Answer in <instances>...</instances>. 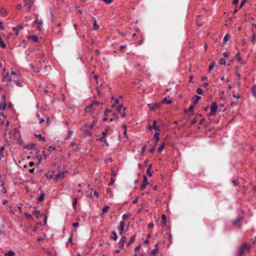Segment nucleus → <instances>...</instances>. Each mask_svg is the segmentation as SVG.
<instances>
[{
  "label": "nucleus",
  "instance_id": "nucleus-1",
  "mask_svg": "<svg viewBox=\"0 0 256 256\" xmlns=\"http://www.w3.org/2000/svg\"><path fill=\"white\" fill-rule=\"evenodd\" d=\"M218 109V106L216 102H214L210 106V111L209 114V115L210 116H214L216 114V112Z\"/></svg>",
  "mask_w": 256,
  "mask_h": 256
},
{
  "label": "nucleus",
  "instance_id": "nucleus-2",
  "mask_svg": "<svg viewBox=\"0 0 256 256\" xmlns=\"http://www.w3.org/2000/svg\"><path fill=\"white\" fill-rule=\"evenodd\" d=\"M65 172L60 171L58 174L54 175V179L56 180H62L64 178Z\"/></svg>",
  "mask_w": 256,
  "mask_h": 256
},
{
  "label": "nucleus",
  "instance_id": "nucleus-3",
  "mask_svg": "<svg viewBox=\"0 0 256 256\" xmlns=\"http://www.w3.org/2000/svg\"><path fill=\"white\" fill-rule=\"evenodd\" d=\"M38 15H36V19L35 20L34 22L36 24L37 26V27H38V30H39V31H40L41 30V26L42 24V20H39L38 19Z\"/></svg>",
  "mask_w": 256,
  "mask_h": 256
},
{
  "label": "nucleus",
  "instance_id": "nucleus-4",
  "mask_svg": "<svg viewBox=\"0 0 256 256\" xmlns=\"http://www.w3.org/2000/svg\"><path fill=\"white\" fill-rule=\"evenodd\" d=\"M4 80L8 81V82H12L14 81H16V78H12V76L11 74H6V76L4 77Z\"/></svg>",
  "mask_w": 256,
  "mask_h": 256
},
{
  "label": "nucleus",
  "instance_id": "nucleus-5",
  "mask_svg": "<svg viewBox=\"0 0 256 256\" xmlns=\"http://www.w3.org/2000/svg\"><path fill=\"white\" fill-rule=\"evenodd\" d=\"M23 2L25 4L24 6H28V10H30L33 5L34 2L32 0H23Z\"/></svg>",
  "mask_w": 256,
  "mask_h": 256
},
{
  "label": "nucleus",
  "instance_id": "nucleus-6",
  "mask_svg": "<svg viewBox=\"0 0 256 256\" xmlns=\"http://www.w3.org/2000/svg\"><path fill=\"white\" fill-rule=\"evenodd\" d=\"M126 238L123 236L118 243V247L122 249L124 248V244L126 242Z\"/></svg>",
  "mask_w": 256,
  "mask_h": 256
},
{
  "label": "nucleus",
  "instance_id": "nucleus-7",
  "mask_svg": "<svg viewBox=\"0 0 256 256\" xmlns=\"http://www.w3.org/2000/svg\"><path fill=\"white\" fill-rule=\"evenodd\" d=\"M125 228V223L124 220L121 221L120 222V234L122 236L124 232V228Z\"/></svg>",
  "mask_w": 256,
  "mask_h": 256
},
{
  "label": "nucleus",
  "instance_id": "nucleus-8",
  "mask_svg": "<svg viewBox=\"0 0 256 256\" xmlns=\"http://www.w3.org/2000/svg\"><path fill=\"white\" fill-rule=\"evenodd\" d=\"M33 214L34 215V216L38 218H39L42 217V214L40 212L39 210H38L36 208H34L32 210Z\"/></svg>",
  "mask_w": 256,
  "mask_h": 256
},
{
  "label": "nucleus",
  "instance_id": "nucleus-9",
  "mask_svg": "<svg viewBox=\"0 0 256 256\" xmlns=\"http://www.w3.org/2000/svg\"><path fill=\"white\" fill-rule=\"evenodd\" d=\"M152 128H154V130H156V131H160V126H156V121H154L153 125H152V127H151V126L148 127V128H150V130Z\"/></svg>",
  "mask_w": 256,
  "mask_h": 256
},
{
  "label": "nucleus",
  "instance_id": "nucleus-10",
  "mask_svg": "<svg viewBox=\"0 0 256 256\" xmlns=\"http://www.w3.org/2000/svg\"><path fill=\"white\" fill-rule=\"evenodd\" d=\"M112 130L110 129H106L102 132V136L106 138V136L112 134Z\"/></svg>",
  "mask_w": 256,
  "mask_h": 256
},
{
  "label": "nucleus",
  "instance_id": "nucleus-11",
  "mask_svg": "<svg viewBox=\"0 0 256 256\" xmlns=\"http://www.w3.org/2000/svg\"><path fill=\"white\" fill-rule=\"evenodd\" d=\"M93 106H94V104H92L90 106H87L86 109H85V111L86 112H92V111L94 110H93Z\"/></svg>",
  "mask_w": 256,
  "mask_h": 256
},
{
  "label": "nucleus",
  "instance_id": "nucleus-12",
  "mask_svg": "<svg viewBox=\"0 0 256 256\" xmlns=\"http://www.w3.org/2000/svg\"><path fill=\"white\" fill-rule=\"evenodd\" d=\"M96 120H94L92 122V124H89V125L88 124H84V128H88L89 129H92V128L94 126L95 123H96Z\"/></svg>",
  "mask_w": 256,
  "mask_h": 256
},
{
  "label": "nucleus",
  "instance_id": "nucleus-13",
  "mask_svg": "<svg viewBox=\"0 0 256 256\" xmlns=\"http://www.w3.org/2000/svg\"><path fill=\"white\" fill-rule=\"evenodd\" d=\"M160 135L159 132H156L154 136V139L156 140L155 145H156L158 142L159 140L158 136Z\"/></svg>",
  "mask_w": 256,
  "mask_h": 256
},
{
  "label": "nucleus",
  "instance_id": "nucleus-14",
  "mask_svg": "<svg viewBox=\"0 0 256 256\" xmlns=\"http://www.w3.org/2000/svg\"><path fill=\"white\" fill-rule=\"evenodd\" d=\"M28 40H32L34 42H38V37L36 36H30L27 37Z\"/></svg>",
  "mask_w": 256,
  "mask_h": 256
},
{
  "label": "nucleus",
  "instance_id": "nucleus-15",
  "mask_svg": "<svg viewBox=\"0 0 256 256\" xmlns=\"http://www.w3.org/2000/svg\"><path fill=\"white\" fill-rule=\"evenodd\" d=\"M96 140H99L101 142H104V144L106 145V146H108V144L107 142H106V138H104V136H102L101 138H97Z\"/></svg>",
  "mask_w": 256,
  "mask_h": 256
},
{
  "label": "nucleus",
  "instance_id": "nucleus-16",
  "mask_svg": "<svg viewBox=\"0 0 256 256\" xmlns=\"http://www.w3.org/2000/svg\"><path fill=\"white\" fill-rule=\"evenodd\" d=\"M135 240V236H133L131 237V238H130L128 242L126 244V246H129L131 244H132L134 240Z\"/></svg>",
  "mask_w": 256,
  "mask_h": 256
},
{
  "label": "nucleus",
  "instance_id": "nucleus-17",
  "mask_svg": "<svg viewBox=\"0 0 256 256\" xmlns=\"http://www.w3.org/2000/svg\"><path fill=\"white\" fill-rule=\"evenodd\" d=\"M84 132L86 135L88 136H91L92 134V132L90 131V130L88 128H86V129H84Z\"/></svg>",
  "mask_w": 256,
  "mask_h": 256
},
{
  "label": "nucleus",
  "instance_id": "nucleus-18",
  "mask_svg": "<svg viewBox=\"0 0 256 256\" xmlns=\"http://www.w3.org/2000/svg\"><path fill=\"white\" fill-rule=\"evenodd\" d=\"M110 208V206H104V208L102 209V213H106L108 210Z\"/></svg>",
  "mask_w": 256,
  "mask_h": 256
},
{
  "label": "nucleus",
  "instance_id": "nucleus-19",
  "mask_svg": "<svg viewBox=\"0 0 256 256\" xmlns=\"http://www.w3.org/2000/svg\"><path fill=\"white\" fill-rule=\"evenodd\" d=\"M215 66V62H212L209 66L208 72L210 73V71L214 68Z\"/></svg>",
  "mask_w": 256,
  "mask_h": 256
},
{
  "label": "nucleus",
  "instance_id": "nucleus-20",
  "mask_svg": "<svg viewBox=\"0 0 256 256\" xmlns=\"http://www.w3.org/2000/svg\"><path fill=\"white\" fill-rule=\"evenodd\" d=\"M0 46L2 48H6V44L4 42V41L2 39V38L0 36Z\"/></svg>",
  "mask_w": 256,
  "mask_h": 256
},
{
  "label": "nucleus",
  "instance_id": "nucleus-21",
  "mask_svg": "<svg viewBox=\"0 0 256 256\" xmlns=\"http://www.w3.org/2000/svg\"><path fill=\"white\" fill-rule=\"evenodd\" d=\"M14 254V252L12 250H10L8 253L4 254V256H13Z\"/></svg>",
  "mask_w": 256,
  "mask_h": 256
},
{
  "label": "nucleus",
  "instance_id": "nucleus-22",
  "mask_svg": "<svg viewBox=\"0 0 256 256\" xmlns=\"http://www.w3.org/2000/svg\"><path fill=\"white\" fill-rule=\"evenodd\" d=\"M23 26L22 25H19L13 28V30L14 31L19 30L23 28Z\"/></svg>",
  "mask_w": 256,
  "mask_h": 256
},
{
  "label": "nucleus",
  "instance_id": "nucleus-23",
  "mask_svg": "<svg viewBox=\"0 0 256 256\" xmlns=\"http://www.w3.org/2000/svg\"><path fill=\"white\" fill-rule=\"evenodd\" d=\"M112 234H113V236L112 237V238L114 240L116 241L118 239L116 233L114 231H113L112 232Z\"/></svg>",
  "mask_w": 256,
  "mask_h": 256
},
{
  "label": "nucleus",
  "instance_id": "nucleus-24",
  "mask_svg": "<svg viewBox=\"0 0 256 256\" xmlns=\"http://www.w3.org/2000/svg\"><path fill=\"white\" fill-rule=\"evenodd\" d=\"M98 28H99V26L96 24V20L95 19H94V30H96L98 29Z\"/></svg>",
  "mask_w": 256,
  "mask_h": 256
},
{
  "label": "nucleus",
  "instance_id": "nucleus-25",
  "mask_svg": "<svg viewBox=\"0 0 256 256\" xmlns=\"http://www.w3.org/2000/svg\"><path fill=\"white\" fill-rule=\"evenodd\" d=\"M13 82L15 83L18 86H21V82L18 78H16V81H14Z\"/></svg>",
  "mask_w": 256,
  "mask_h": 256
},
{
  "label": "nucleus",
  "instance_id": "nucleus-26",
  "mask_svg": "<svg viewBox=\"0 0 256 256\" xmlns=\"http://www.w3.org/2000/svg\"><path fill=\"white\" fill-rule=\"evenodd\" d=\"M219 64L221 65H225L226 64L225 59L224 58H221L219 60Z\"/></svg>",
  "mask_w": 256,
  "mask_h": 256
},
{
  "label": "nucleus",
  "instance_id": "nucleus-27",
  "mask_svg": "<svg viewBox=\"0 0 256 256\" xmlns=\"http://www.w3.org/2000/svg\"><path fill=\"white\" fill-rule=\"evenodd\" d=\"M6 108V104H3L2 106L0 104V116L1 114L2 113V111L4 110Z\"/></svg>",
  "mask_w": 256,
  "mask_h": 256
},
{
  "label": "nucleus",
  "instance_id": "nucleus-28",
  "mask_svg": "<svg viewBox=\"0 0 256 256\" xmlns=\"http://www.w3.org/2000/svg\"><path fill=\"white\" fill-rule=\"evenodd\" d=\"M44 195L45 194L44 192L42 193L40 196L38 198V200L40 202L44 200Z\"/></svg>",
  "mask_w": 256,
  "mask_h": 256
},
{
  "label": "nucleus",
  "instance_id": "nucleus-29",
  "mask_svg": "<svg viewBox=\"0 0 256 256\" xmlns=\"http://www.w3.org/2000/svg\"><path fill=\"white\" fill-rule=\"evenodd\" d=\"M5 119V118L4 116L2 114L0 116V123L4 124V120Z\"/></svg>",
  "mask_w": 256,
  "mask_h": 256
},
{
  "label": "nucleus",
  "instance_id": "nucleus-30",
  "mask_svg": "<svg viewBox=\"0 0 256 256\" xmlns=\"http://www.w3.org/2000/svg\"><path fill=\"white\" fill-rule=\"evenodd\" d=\"M158 252V248H155L151 251V253L152 255H156Z\"/></svg>",
  "mask_w": 256,
  "mask_h": 256
},
{
  "label": "nucleus",
  "instance_id": "nucleus-31",
  "mask_svg": "<svg viewBox=\"0 0 256 256\" xmlns=\"http://www.w3.org/2000/svg\"><path fill=\"white\" fill-rule=\"evenodd\" d=\"M76 204H77V200H76V198H75L72 202V206L74 208V210H76Z\"/></svg>",
  "mask_w": 256,
  "mask_h": 256
},
{
  "label": "nucleus",
  "instance_id": "nucleus-32",
  "mask_svg": "<svg viewBox=\"0 0 256 256\" xmlns=\"http://www.w3.org/2000/svg\"><path fill=\"white\" fill-rule=\"evenodd\" d=\"M252 92L253 95L256 97V85L254 86L252 88Z\"/></svg>",
  "mask_w": 256,
  "mask_h": 256
},
{
  "label": "nucleus",
  "instance_id": "nucleus-33",
  "mask_svg": "<svg viewBox=\"0 0 256 256\" xmlns=\"http://www.w3.org/2000/svg\"><path fill=\"white\" fill-rule=\"evenodd\" d=\"M0 13L2 15H6L7 13L6 10L5 8H2L0 10Z\"/></svg>",
  "mask_w": 256,
  "mask_h": 256
},
{
  "label": "nucleus",
  "instance_id": "nucleus-34",
  "mask_svg": "<svg viewBox=\"0 0 256 256\" xmlns=\"http://www.w3.org/2000/svg\"><path fill=\"white\" fill-rule=\"evenodd\" d=\"M10 74L12 78H18V75L17 74L16 72H12Z\"/></svg>",
  "mask_w": 256,
  "mask_h": 256
},
{
  "label": "nucleus",
  "instance_id": "nucleus-35",
  "mask_svg": "<svg viewBox=\"0 0 256 256\" xmlns=\"http://www.w3.org/2000/svg\"><path fill=\"white\" fill-rule=\"evenodd\" d=\"M130 214H124L122 215V218L124 220H125L128 219L130 218Z\"/></svg>",
  "mask_w": 256,
  "mask_h": 256
},
{
  "label": "nucleus",
  "instance_id": "nucleus-36",
  "mask_svg": "<svg viewBox=\"0 0 256 256\" xmlns=\"http://www.w3.org/2000/svg\"><path fill=\"white\" fill-rule=\"evenodd\" d=\"M164 146V143H163L161 145V146L158 148V152H160L163 150Z\"/></svg>",
  "mask_w": 256,
  "mask_h": 256
},
{
  "label": "nucleus",
  "instance_id": "nucleus-37",
  "mask_svg": "<svg viewBox=\"0 0 256 256\" xmlns=\"http://www.w3.org/2000/svg\"><path fill=\"white\" fill-rule=\"evenodd\" d=\"M229 38H230V36H229V35H228V34H226L224 36V42H226L227 41H228V40Z\"/></svg>",
  "mask_w": 256,
  "mask_h": 256
},
{
  "label": "nucleus",
  "instance_id": "nucleus-38",
  "mask_svg": "<svg viewBox=\"0 0 256 256\" xmlns=\"http://www.w3.org/2000/svg\"><path fill=\"white\" fill-rule=\"evenodd\" d=\"M122 128L124 130V136H126V126L125 125H123L122 126Z\"/></svg>",
  "mask_w": 256,
  "mask_h": 256
},
{
  "label": "nucleus",
  "instance_id": "nucleus-39",
  "mask_svg": "<svg viewBox=\"0 0 256 256\" xmlns=\"http://www.w3.org/2000/svg\"><path fill=\"white\" fill-rule=\"evenodd\" d=\"M148 182H146V183L142 182V184L141 185V189L142 190L146 188V186L148 185Z\"/></svg>",
  "mask_w": 256,
  "mask_h": 256
},
{
  "label": "nucleus",
  "instance_id": "nucleus-40",
  "mask_svg": "<svg viewBox=\"0 0 256 256\" xmlns=\"http://www.w3.org/2000/svg\"><path fill=\"white\" fill-rule=\"evenodd\" d=\"M194 106H190L188 109V112H193V110H194Z\"/></svg>",
  "mask_w": 256,
  "mask_h": 256
},
{
  "label": "nucleus",
  "instance_id": "nucleus-41",
  "mask_svg": "<svg viewBox=\"0 0 256 256\" xmlns=\"http://www.w3.org/2000/svg\"><path fill=\"white\" fill-rule=\"evenodd\" d=\"M196 92H197V93H198V94H202V88H197V90H196Z\"/></svg>",
  "mask_w": 256,
  "mask_h": 256
},
{
  "label": "nucleus",
  "instance_id": "nucleus-42",
  "mask_svg": "<svg viewBox=\"0 0 256 256\" xmlns=\"http://www.w3.org/2000/svg\"><path fill=\"white\" fill-rule=\"evenodd\" d=\"M242 248V250H244V249L246 248H248V246L247 244H244L240 248Z\"/></svg>",
  "mask_w": 256,
  "mask_h": 256
},
{
  "label": "nucleus",
  "instance_id": "nucleus-43",
  "mask_svg": "<svg viewBox=\"0 0 256 256\" xmlns=\"http://www.w3.org/2000/svg\"><path fill=\"white\" fill-rule=\"evenodd\" d=\"M255 40V36L252 34L250 37V41L252 43H254Z\"/></svg>",
  "mask_w": 256,
  "mask_h": 256
},
{
  "label": "nucleus",
  "instance_id": "nucleus-44",
  "mask_svg": "<svg viewBox=\"0 0 256 256\" xmlns=\"http://www.w3.org/2000/svg\"><path fill=\"white\" fill-rule=\"evenodd\" d=\"M146 172H147L148 175L149 176H152V172L150 171V168L147 169Z\"/></svg>",
  "mask_w": 256,
  "mask_h": 256
},
{
  "label": "nucleus",
  "instance_id": "nucleus-45",
  "mask_svg": "<svg viewBox=\"0 0 256 256\" xmlns=\"http://www.w3.org/2000/svg\"><path fill=\"white\" fill-rule=\"evenodd\" d=\"M236 58L240 61V53H237L236 55Z\"/></svg>",
  "mask_w": 256,
  "mask_h": 256
},
{
  "label": "nucleus",
  "instance_id": "nucleus-46",
  "mask_svg": "<svg viewBox=\"0 0 256 256\" xmlns=\"http://www.w3.org/2000/svg\"><path fill=\"white\" fill-rule=\"evenodd\" d=\"M247 0H243L242 1L240 4V8H242L246 4Z\"/></svg>",
  "mask_w": 256,
  "mask_h": 256
},
{
  "label": "nucleus",
  "instance_id": "nucleus-47",
  "mask_svg": "<svg viewBox=\"0 0 256 256\" xmlns=\"http://www.w3.org/2000/svg\"><path fill=\"white\" fill-rule=\"evenodd\" d=\"M156 146V145H155V144H154V146H152V147L150 148V153H152V152H154V150H155V146Z\"/></svg>",
  "mask_w": 256,
  "mask_h": 256
},
{
  "label": "nucleus",
  "instance_id": "nucleus-48",
  "mask_svg": "<svg viewBox=\"0 0 256 256\" xmlns=\"http://www.w3.org/2000/svg\"><path fill=\"white\" fill-rule=\"evenodd\" d=\"M126 110V108H124V112H122V113L121 114V117H122V118H124V117L126 116V112H124V110Z\"/></svg>",
  "mask_w": 256,
  "mask_h": 256
},
{
  "label": "nucleus",
  "instance_id": "nucleus-49",
  "mask_svg": "<svg viewBox=\"0 0 256 256\" xmlns=\"http://www.w3.org/2000/svg\"><path fill=\"white\" fill-rule=\"evenodd\" d=\"M73 132L71 130H70L68 132V138H70L72 135Z\"/></svg>",
  "mask_w": 256,
  "mask_h": 256
},
{
  "label": "nucleus",
  "instance_id": "nucleus-50",
  "mask_svg": "<svg viewBox=\"0 0 256 256\" xmlns=\"http://www.w3.org/2000/svg\"><path fill=\"white\" fill-rule=\"evenodd\" d=\"M201 80L203 82L206 81V82L208 80V78L206 76H203Z\"/></svg>",
  "mask_w": 256,
  "mask_h": 256
},
{
  "label": "nucleus",
  "instance_id": "nucleus-51",
  "mask_svg": "<svg viewBox=\"0 0 256 256\" xmlns=\"http://www.w3.org/2000/svg\"><path fill=\"white\" fill-rule=\"evenodd\" d=\"M162 220L163 221H166V215H165V214H162Z\"/></svg>",
  "mask_w": 256,
  "mask_h": 256
},
{
  "label": "nucleus",
  "instance_id": "nucleus-52",
  "mask_svg": "<svg viewBox=\"0 0 256 256\" xmlns=\"http://www.w3.org/2000/svg\"><path fill=\"white\" fill-rule=\"evenodd\" d=\"M115 182V180L114 179L112 178H111V182L109 183L108 186H110L112 184Z\"/></svg>",
  "mask_w": 256,
  "mask_h": 256
},
{
  "label": "nucleus",
  "instance_id": "nucleus-53",
  "mask_svg": "<svg viewBox=\"0 0 256 256\" xmlns=\"http://www.w3.org/2000/svg\"><path fill=\"white\" fill-rule=\"evenodd\" d=\"M122 108V104H120L118 107V110L120 112Z\"/></svg>",
  "mask_w": 256,
  "mask_h": 256
},
{
  "label": "nucleus",
  "instance_id": "nucleus-54",
  "mask_svg": "<svg viewBox=\"0 0 256 256\" xmlns=\"http://www.w3.org/2000/svg\"><path fill=\"white\" fill-rule=\"evenodd\" d=\"M243 253H244V250H242V248H240L239 253H238L239 256H242L243 254Z\"/></svg>",
  "mask_w": 256,
  "mask_h": 256
},
{
  "label": "nucleus",
  "instance_id": "nucleus-55",
  "mask_svg": "<svg viewBox=\"0 0 256 256\" xmlns=\"http://www.w3.org/2000/svg\"><path fill=\"white\" fill-rule=\"evenodd\" d=\"M140 249V246H137L135 248L134 250L136 252H138Z\"/></svg>",
  "mask_w": 256,
  "mask_h": 256
},
{
  "label": "nucleus",
  "instance_id": "nucleus-56",
  "mask_svg": "<svg viewBox=\"0 0 256 256\" xmlns=\"http://www.w3.org/2000/svg\"><path fill=\"white\" fill-rule=\"evenodd\" d=\"M0 29L2 30H3L4 29L3 23L2 22H0Z\"/></svg>",
  "mask_w": 256,
  "mask_h": 256
},
{
  "label": "nucleus",
  "instance_id": "nucleus-57",
  "mask_svg": "<svg viewBox=\"0 0 256 256\" xmlns=\"http://www.w3.org/2000/svg\"><path fill=\"white\" fill-rule=\"evenodd\" d=\"M17 8L18 10H21L22 8V5L20 4H18L17 5Z\"/></svg>",
  "mask_w": 256,
  "mask_h": 256
},
{
  "label": "nucleus",
  "instance_id": "nucleus-58",
  "mask_svg": "<svg viewBox=\"0 0 256 256\" xmlns=\"http://www.w3.org/2000/svg\"><path fill=\"white\" fill-rule=\"evenodd\" d=\"M46 176L47 178H52L53 176H52V175L49 174H46Z\"/></svg>",
  "mask_w": 256,
  "mask_h": 256
},
{
  "label": "nucleus",
  "instance_id": "nucleus-59",
  "mask_svg": "<svg viewBox=\"0 0 256 256\" xmlns=\"http://www.w3.org/2000/svg\"><path fill=\"white\" fill-rule=\"evenodd\" d=\"M24 215L28 218H32V215H30V214L27 213V212H26L24 214Z\"/></svg>",
  "mask_w": 256,
  "mask_h": 256
},
{
  "label": "nucleus",
  "instance_id": "nucleus-60",
  "mask_svg": "<svg viewBox=\"0 0 256 256\" xmlns=\"http://www.w3.org/2000/svg\"><path fill=\"white\" fill-rule=\"evenodd\" d=\"M106 4H110L112 0H103Z\"/></svg>",
  "mask_w": 256,
  "mask_h": 256
},
{
  "label": "nucleus",
  "instance_id": "nucleus-61",
  "mask_svg": "<svg viewBox=\"0 0 256 256\" xmlns=\"http://www.w3.org/2000/svg\"><path fill=\"white\" fill-rule=\"evenodd\" d=\"M154 226V224H152V223H150L148 224V227L149 228H152Z\"/></svg>",
  "mask_w": 256,
  "mask_h": 256
},
{
  "label": "nucleus",
  "instance_id": "nucleus-62",
  "mask_svg": "<svg viewBox=\"0 0 256 256\" xmlns=\"http://www.w3.org/2000/svg\"><path fill=\"white\" fill-rule=\"evenodd\" d=\"M166 221H163L162 222V223L161 224V226L164 227V226L166 225Z\"/></svg>",
  "mask_w": 256,
  "mask_h": 256
},
{
  "label": "nucleus",
  "instance_id": "nucleus-63",
  "mask_svg": "<svg viewBox=\"0 0 256 256\" xmlns=\"http://www.w3.org/2000/svg\"><path fill=\"white\" fill-rule=\"evenodd\" d=\"M144 182V183L148 182V181H147V178H146V176H144V182Z\"/></svg>",
  "mask_w": 256,
  "mask_h": 256
},
{
  "label": "nucleus",
  "instance_id": "nucleus-64",
  "mask_svg": "<svg viewBox=\"0 0 256 256\" xmlns=\"http://www.w3.org/2000/svg\"><path fill=\"white\" fill-rule=\"evenodd\" d=\"M222 55L224 56V57H228V53L226 52H224L222 53Z\"/></svg>",
  "mask_w": 256,
  "mask_h": 256
}]
</instances>
